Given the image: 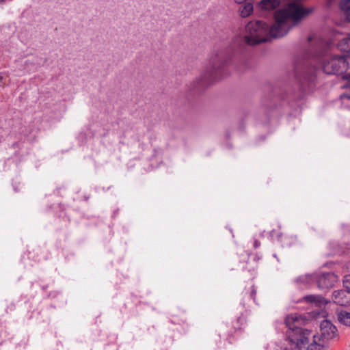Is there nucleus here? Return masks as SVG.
I'll use <instances>...</instances> for the list:
<instances>
[{"label": "nucleus", "instance_id": "nucleus-1", "mask_svg": "<svg viewBox=\"0 0 350 350\" xmlns=\"http://www.w3.org/2000/svg\"><path fill=\"white\" fill-rule=\"evenodd\" d=\"M312 8H305L300 3L291 2L285 8L274 14L275 23L271 26L261 20L250 21L246 27V35L238 38L236 49L228 47L220 49L210 59L209 66L202 75L191 85L189 90L200 92L214 81L229 74L231 64H240L236 67L241 70L247 68L245 44L254 46L268 41L270 38H280L288 33L312 12Z\"/></svg>", "mask_w": 350, "mask_h": 350}, {"label": "nucleus", "instance_id": "nucleus-2", "mask_svg": "<svg viewBox=\"0 0 350 350\" xmlns=\"http://www.w3.org/2000/svg\"><path fill=\"white\" fill-rule=\"evenodd\" d=\"M301 321H304V319L297 314L288 315L285 319V324L288 328L286 333V338L291 345L295 346V350H300L308 344L311 335L310 330L299 326Z\"/></svg>", "mask_w": 350, "mask_h": 350}, {"label": "nucleus", "instance_id": "nucleus-3", "mask_svg": "<svg viewBox=\"0 0 350 350\" xmlns=\"http://www.w3.org/2000/svg\"><path fill=\"white\" fill-rule=\"evenodd\" d=\"M317 70L313 66H304L299 70L298 66L295 67V75L300 90L303 92L313 91L315 88Z\"/></svg>", "mask_w": 350, "mask_h": 350}, {"label": "nucleus", "instance_id": "nucleus-4", "mask_svg": "<svg viewBox=\"0 0 350 350\" xmlns=\"http://www.w3.org/2000/svg\"><path fill=\"white\" fill-rule=\"evenodd\" d=\"M349 63L345 56H334L323 61L322 69L327 75H340L347 72Z\"/></svg>", "mask_w": 350, "mask_h": 350}, {"label": "nucleus", "instance_id": "nucleus-5", "mask_svg": "<svg viewBox=\"0 0 350 350\" xmlns=\"http://www.w3.org/2000/svg\"><path fill=\"white\" fill-rule=\"evenodd\" d=\"M246 323V315L241 313L237 317L234 321H232L231 324L223 325L221 327V332L224 335H226L228 338L230 340L234 334L241 333Z\"/></svg>", "mask_w": 350, "mask_h": 350}, {"label": "nucleus", "instance_id": "nucleus-6", "mask_svg": "<svg viewBox=\"0 0 350 350\" xmlns=\"http://www.w3.org/2000/svg\"><path fill=\"white\" fill-rule=\"evenodd\" d=\"M336 327L329 320H323L320 324V333L317 336L319 342L326 343L329 340L338 336Z\"/></svg>", "mask_w": 350, "mask_h": 350}, {"label": "nucleus", "instance_id": "nucleus-7", "mask_svg": "<svg viewBox=\"0 0 350 350\" xmlns=\"http://www.w3.org/2000/svg\"><path fill=\"white\" fill-rule=\"evenodd\" d=\"M313 280L316 281L319 288L325 289L334 286L337 281V276L334 273L328 272L314 275Z\"/></svg>", "mask_w": 350, "mask_h": 350}, {"label": "nucleus", "instance_id": "nucleus-8", "mask_svg": "<svg viewBox=\"0 0 350 350\" xmlns=\"http://www.w3.org/2000/svg\"><path fill=\"white\" fill-rule=\"evenodd\" d=\"M334 303L341 306H350V289H341L334 291L332 293Z\"/></svg>", "mask_w": 350, "mask_h": 350}, {"label": "nucleus", "instance_id": "nucleus-9", "mask_svg": "<svg viewBox=\"0 0 350 350\" xmlns=\"http://www.w3.org/2000/svg\"><path fill=\"white\" fill-rule=\"evenodd\" d=\"M301 301L314 304L315 306L319 308L325 306L329 302L323 296L319 295H309L304 296L301 299Z\"/></svg>", "mask_w": 350, "mask_h": 350}, {"label": "nucleus", "instance_id": "nucleus-10", "mask_svg": "<svg viewBox=\"0 0 350 350\" xmlns=\"http://www.w3.org/2000/svg\"><path fill=\"white\" fill-rule=\"evenodd\" d=\"M336 315L341 325L350 327V311L345 308H338L336 310Z\"/></svg>", "mask_w": 350, "mask_h": 350}, {"label": "nucleus", "instance_id": "nucleus-11", "mask_svg": "<svg viewBox=\"0 0 350 350\" xmlns=\"http://www.w3.org/2000/svg\"><path fill=\"white\" fill-rule=\"evenodd\" d=\"M279 3L278 0H261L258 4L262 10H271L276 8Z\"/></svg>", "mask_w": 350, "mask_h": 350}, {"label": "nucleus", "instance_id": "nucleus-12", "mask_svg": "<svg viewBox=\"0 0 350 350\" xmlns=\"http://www.w3.org/2000/svg\"><path fill=\"white\" fill-rule=\"evenodd\" d=\"M339 7L345 16L346 19L350 22V0H341Z\"/></svg>", "mask_w": 350, "mask_h": 350}, {"label": "nucleus", "instance_id": "nucleus-13", "mask_svg": "<svg viewBox=\"0 0 350 350\" xmlns=\"http://www.w3.org/2000/svg\"><path fill=\"white\" fill-rule=\"evenodd\" d=\"M313 280V276L310 275H301L295 280V282L300 287L308 286L311 280Z\"/></svg>", "mask_w": 350, "mask_h": 350}, {"label": "nucleus", "instance_id": "nucleus-14", "mask_svg": "<svg viewBox=\"0 0 350 350\" xmlns=\"http://www.w3.org/2000/svg\"><path fill=\"white\" fill-rule=\"evenodd\" d=\"M337 48L345 53H350V37L340 40L337 44Z\"/></svg>", "mask_w": 350, "mask_h": 350}, {"label": "nucleus", "instance_id": "nucleus-15", "mask_svg": "<svg viewBox=\"0 0 350 350\" xmlns=\"http://www.w3.org/2000/svg\"><path fill=\"white\" fill-rule=\"evenodd\" d=\"M253 11V5L250 2L245 3L239 8L240 15L243 18L248 16Z\"/></svg>", "mask_w": 350, "mask_h": 350}, {"label": "nucleus", "instance_id": "nucleus-16", "mask_svg": "<svg viewBox=\"0 0 350 350\" xmlns=\"http://www.w3.org/2000/svg\"><path fill=\"white\" fill-rule=\"evenodd\" d=\"M313 338H314L313 342L311 343L308 347L307 350H324L323 345L325 343H323V342H322V344L318 343L317 342L318 339H317V335H314Z\"/></svg>", "mask_w": 350, "mask_h": 350}, {"label": "nucleus", "instance_id": "nucleus-17", "mask_svg": "<svg viewBox=\"0 0 350 350\" xmlns=\"http://www.w3.org/2000/svg\"><path fill=\"white\" fill-rule=\"evenodd\" d=\"M278 240L282 243L283 246H291L293 243V237H288L282 234L278 236Z\"/></svg>", "mask_w": 350, "mask_h": 350}, {"label": "nucleus", "instance_id": "nucleus-18", "mask_svg": "<svg viewBox=\"0 0 350 350\" xmlns=\"http://www.w3.org/2000/svg\"><path fill=\"white\" fill-rule=\"evenodd\" d=\"M312 313H314L312 315L313 317H325L327 314L325 310L321 309H317V310L313 311Z\"/></svg>", "mask_w": 350, "mask_h": 350}, {"label": "nucleus", "instance_id": "nucleus-19", "mask_svg": "<svg viewBox=\"0 0 350 350\" xmlns=\"http://www.w3.org/2000/svg\"><path fill=\"white\" fill-rule=\"evenodd\" d=\"M9 75L7 72H0V87H3L5 83L3 80H5L7 77H8Z\"/></svg>", "mask_w": 350, "mask_h": 350}, {"label": "nucleus", "instance_id": "nucleus-20", "mask_svg": "<svg viewBox=\"0 0 350 350\" xmlns=\"http://www.w3.org/2000/svg\"><path fill=\"white\" fill-rule=\"evenodd\" d=\"M256 288L254 285L251 286L250 297L256 303Z\"/></svg>", "mask_w": 350, "mask_h": 350}, {"label": "nucleus", "instance_id": "nucleus-21", "mask_svg": "<svg viewBox=\"0 0 350 350\" xmlns=\"http://www.w3.org/2000/svg\"><path fill=\"white\" fill-rule=\"evenodd\" d=\"M344 287L347 289H350V274L345 277L343 280Z\"/></svg>", "mask_w": 350, "mask_h": 350}, {"label": "nucleus", "instance_id": "nucleus-22", "mask_svg": "<svg viewBox=\"0 0 350 350\" xmlns=\"http://www.w3.org/2000/svg\"><path fill=\"white\" fill-rule=\"evenodd\" d=\"M341 75H342V79L343 80H347V81H350V72L349 73L345 72L344 74H342Z\"/></svg>", "mask_w": 350, "mask_h": 350}, {"label": "nucleus", "instance_id": "nucleus-23", "mask_svg": "<svg viewBox=\"0 0 350 350\" xmlns=\"http://www.w3.org/2000/svg\"><path fill=\"white\" fill-rule=\"evenodd\" d=\"M340 98H347L348 100H350V92L342 94L340 96Z\"/></svg>", "mask_w": 350, "mask_h": 350}, {"label": "nucleus", "instance_id": "nucleus-24", "mask_svg": "<svg viewBox=\"0 0 350 350\" xmlns=\"http://www.w3.org/2000/svg\"><path fill=\"white\" fill-rule=\"evenodd\" d=\"M260 242L258 240L255 239L254 241V244H253L254 248L257 249L258 247H260Z\"/></svg>", "mask_w": 350, "mask_h": 350}, {"label": "nucleus", "instance_id": "nucleus-25", "mask_svg": "<svg viewBox=\"0 0 350 350\" xmlns=\"http://www.w3.org/2000/svg\"><path fill=\"white\" fill-rule=\"evenodd\" d=\"M342 88H350V80L345 83V84L342 86Z\"/></svg>", "mask_w": 350, "mask_h": 350}, {"label": "nucleus", "instance_id": "nucleus-26", "mask_svg": "<svg viewBox=\"0 0 350 350\" xmlns=\"http://www.w3.org/2000/svg\"><path fill=\"white\" fill-rule=\"evenodd\" d=\"M171 322L173 323H175L176 322L173 320H171Z\"/></svg>", "mask_w": 350, "mask_h": 350}]
</instances>
